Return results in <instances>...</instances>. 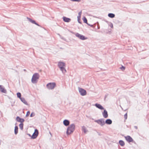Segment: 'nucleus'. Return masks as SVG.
Masks as SVG:
<instances>
[{
  "instance_id": "obj_1",
  "label": "nucleus",
  "mask_w": 149,
  "mask_h": 149,
  "mask_svg": "<svg viewBox=\"0 0 149 149\" xmlns=\"http://www.w3.org/2000/svg\"><path fill=\"white\" fill-rule=\"evenodd\" d=\"M58 65L63 73H65L66 72V71L65 69V64L64 63L61 62H59L58 63Z\"/></svg>"
},
{
  "instance_id": "obj_2",
  "label": "nucleus",
  "mask_w": 149,
  "mask_h": 149,
  "mask_svg": "<svg viewBox=\"0 0 149 149\" xmlns=\"http://www.w3.org/2000/svg\"><path fill=\"white\" fill-rule=\"evenodd\" d=\"M39 75L37 73H35L33 75L32 77L31 81L33 83H36L39 78Z\"/></svg>"
},
{
  "instance_id": "obj_3",
  "label": "nucleus",
  "mask_w": 149,
  "mask_h": 149,
  "mask_svg": "<svg viewBox=\"0 0 149 149\" xmlns=\"http://www.w3.org/2000/svg\"><path fill=\"white\" fill-rule=\"evenodd\" d=\"M56 85V84L55 83H50L47 85V86L49 89H52L54 88Z\"/></svg>"
},
{
  "instance_id": "obj_4",
  "label": "nucleus",
  "mask_w": 149,
  "mask_h": 149,
  "mask_svg": "<svg viewBox=\"0 0 149 149\" xmlns=\"http://www.w3.org/2000/svg\"><path fill=\"white\" fill-rule=\"evenodd\" d=\"M75 36L80 39L82 40H86L88 38L87 37H85L83 35L80 34L78 33H76Z\"/></svg>"
},
{
  "instance_id": "obj_5",
  "label": "nucleus",
  "mask_w": 149,
  "mask_h": 149,
  "mask_svg": "<svg viewBox=\"0 0 149 149\" xmlns=\"http://www.w3.org/2000/svg\"><path fill=\"white\" fill-rule=\"evenodd\" d=\"M78 89L79 92L81 95L84 96L86 95V90L81 88H79Z\"/></svg>"
},
{
  "instance_id": "obj_6",
  "label": "nucleus",
  "mask_w": 149,
  "mask_h": 149,
  "mask_svg": "<svg viewBox=\"0 0 149 149\" xmlns=\"http://www.w3.org/2000/svg\"><path fill=\"white\" fill-rule=\"evenodd\" d=\"M95 122L102 126L104 125L105 124L104 121L102 119L95 120Z\"/></svg>"
},
{
  "instance_id": "obj_7",
  "label": "nucleus",
  "mask_w": 149,
  "mask_h": 149,
  "mask_svg": "<svg viewBox=\"0 0 149 149\" xmlns=\"http://www.w3.org/2000/svg\"><path fill=\"white\" fill-rule=\"evenodd\" d=\"M38 131H34V132L31 136V138L32 139H36L38 136Z\"/></svg>"
},
{
  "instance_id": "obj_8",
  "label": "nucleus",
  "mask_w": 149,
  "mask_h": 149,
  "mask_svg": "<svg viewBox=\"0 0 149 149\" xmlns=\"http://www.w3.org/2000/svg\"><path fill=\"white\" fill-rule=\"evenodd\" d=\"M125 138L126 141L129 142H132L133 141V139L129 136H125Z\"/></svg>"
},
{
  "instance_id": "obj_9",
  "label": "nucleus",
  "mask_w": 149,
  "mask_h": 149,
  "mask_svg": "<svg viewBox=\"0 0 149 149\" xmlns=\"http://www.w3.org/2000/svg\"><path fill=\"white\" fill-rule=\"evenodd\" d=\"M75 126L74 124H72L70 125L68 127L67 130H73L75 129Z\"/></svg>"
},
{
  "instance_id": "obj_10",
  "label": "nucleus",
  "mask_w": 149,
  "mask_h": 149,
  "mask_svg": "<svg viewBox=\"0 0 149 149\" xmlns=\"http://www.w3.org/2000/svg\"><path fill=\"white\" fill-rule=\"evenodd\" d=\"M16 120L17 121L20 122L21 123H23L24 121V119L20 118L18 116H17L16 117Z\"/></svg>"
},
{
  "instance_id": "obj_11",
  "label": "nucleus",
  "mask_w": 149,
  "mask_h": 149,
  "mask_svg": "<svg viewBox=\"0 0 149 149\" xmlns=\"http://www.w3.org/2000/svg\"><path fill=\"white\" fill-rule=\"evenodd\" d=\"M102 115L105 118H106L108 117L107 112L105 110H104V112L102 113Z\"/></svg>"
},
{
  "instance_id": "obj_12",
  "label": "nucleus",
  "mask_w": 149,
  "mask_h": 149,
  "mask_svg": "<svg viewBox=\"0 0 149 149\" xmlns=\"http://www.w3.org/2000/svg\"><path fill=\"white\" fill-rule=\"evenodd\" d=\"M95 106L98 108L100 109H103V107L100 104H96Z\"/></svg>"
},
{
  "instance_id": "obj_13",
  "label": "nucleus",
  "mask_w": 149,
  "mask_h": 149,
  "mask_svg": "<svg viewBox=\"0 0 149 149\" xmlns=\"http://www.w3.org/2000/svg\"><path fill=\"white\" fill-rule=\"evenodd\" d=\"M63 19L64 22H70L71 20V19H70L65 17H63Z\"/></svg>"
},
{
  "instance_id": "obj_14",
  "label": "nucleus",
  "mask_w": 149,
  "mask_h": 149,
  "mask_svg": "<svg viewBox=\"0 0 149 149\" xmlns=\"http://www.w3.org/2000/svg\"><path fill=\"white\" fill-rule=\"evenodd\" d=\"M63 123L65 125L67 126L69 125L70 122L68 120H65L63 121Z\"/></svg>"
},
{
  "instance_id": "obj_15",
  "label": "nucleus",
  "mask_w": 149,
  "mask_h": 149,
  "mask_svg": "<svg viewBox=\"0 0 149 149\" xmlns=\"http://www.w3.org/2000/svg\"><path fill=\"white\" fill-rule=\"evenodd\" d=\"M0 91L2 93H6V90L4 88H3L1 85H0Z\"/></svg>"
},
{
  "instance_id": "obj_16",
  "label": "nucleus",
  "mask_w": 149,
  "mask_h": 149,
  "mask_svg": "<svg viewBox=\"0 0 149 149\" xmlns=\"http://www.w3.org/2000/svg\"><path fill=\"white\" fill-rule=\"evenodd\" d=\"M112 121L110 119H108L106 120L105 123L107 124H111Z\"/></svg>"
},
{
  "instance_id": "obj_17",
  "label": "nucleus",
  "mask_w": 149,
  "mask_h": 149,
  "mask_svg": "<svg viewBox=\"0 0 149 149\" xmlns=\"http://www.w3.org/2000/svg\"><path fill=\"white\" fill-rule=\"evenodd\" d=\"M28 19L30 21V22H31L33 24H36V25H37L38 26H39V25L38 24L36 23V22L34 20H32V19H31L30 18H28Z\"/></svg>"
},
{
  "instance_id": "obj_18",
  "label": "nucleus",
  "mask_w": 149,
  "mask_h": 149,
  "mask_svg": "<svg viewBox=\"0 0 149 149\" xmlns=\"http://www.w3.org/2000/svg\"><path fill=\"white\" fill-rule=\"evenodd\" d=\"M119 143L120 145L121 146H123L125 145L124 142L122 140H120Z\"/></svg>"
},
{
  "instance_id": "obj_19",
  "label": "nucleus",
  "mask_w": 149,
  "mask_h": 149,
  "mask_svg": "<svg viewBox=\"0 0 149 149\" xmlns=\"http://www.w3.org/2000/svg\"><path fill=\"white\" fill-rule=\"evenodd\" d=\"M20 99H21V100L22 101V102H23L24 104H27V103L24 98H21Z\"/></svg>"
},
{
  "instance_id": "obj_20",
  "label": "nucleus",
  "mask_w": 149,
  "mask_h": 149,
  "mask_svg": "<svg viewBox=\"0 0 149 149\" xmlns=\"http://www.w3.org/2000/svg\"><path fill=\"white\" fill-rule=\"evenodd\" d=\"M108 16L109 17L111 18H113L115 17V15L112 13H109Z\"/></svg>"
},
{
  "instance_id": "obj_21",
  "label": "nucleus",
  "mask_w": 149,
  "mask_h": 149,
  "mask_svg": "<svg viewBox=\"0 0 149 149\" xmlns=\"http://www.w3.org/2000/svg\"><path fill=\"white\" fill-rule=\"evenodd\" d=\"M23 123H21L19 125V127L21 130H22L23 129Z\"/></svg>"
},
{
  "instance_id": "obj_22",
  "label": "nucleus",
  "mask_w": 149,
  "mask_h": 149,
  "mask_svg": "<svg viewBox=\"0 0 149 149\" xmlns=\"http://www.w3.org/2000/svg\"><path fill=\"white\" fill-rule=\"evenodd\" d=\"M81 13H82V12H81V11L79 13V14H78L79 15H78V20H79V19H80V17H81Z\"/></svg>"
},
{
  "instance_id": "obj_23",
  "label": "nucleus",
  "mask_w": 149,
  "mask_h": 149,
  "mask_svg": "<svg viewBox=\"0 0 149 149\" xmlns=\"http://www.w3.org/2000/svg\"><path fill=\"white\" fill-rule=\"evenodd\" d=\"M73 131H66V133L67 135H69L73 133Z\"/></svg>"
},
{
  "instance_id": "obj_24",
  "label": "nucleus",
  "mask_w": 149,
  "mask_h": 149,
  "mask_svg": "<svg viewBox=\"0 0 149 149\" xmlns=\"http://www.w3.org/2000/svg\"><path fill=\"white\" fill-rule=\"evenodd\" d=\"M17 95L18 97L20 99L21 98V94L19 93H17Z\"/></svg>"
},
{
  "instance_id": "obj_25",
  "label": "nucleus",
  "mask_w": 149,
  "mask_h": 149,
  "mask_svg": "<svg viewBox=\"0 0 149 149\" xmlns=\"http://www.w3.org/2000/svg\"><path fill=\"white\" fill-rule=\"evenodd\" d=\"M83 20L84 22L87 23V20L85 17H84L83 19Z\"/></svg>"
},
{
  "instance_id": "obj_26",
  "label": "nucleus",
  "mask_w": 149,
  "mask_h": 149,
  "mask_svg": "<svg viewBox=\"0 0 149 149\" xmlns=\"http://www.w3.org/2000/svg\"><path fill=\"white\" fill-rule=\"evenodd\" d=\"M97 132L98 135L99 136L101 135L102 133V132H101V131H98Z\"/></svg>"
},
{
  "instance_id": "obj_27",
  "label": "nucleus",
  "mask_w": 149,
  "mask_h": 149,
  "mask_svg": "<svg viewBox=\"0 0 149 149\" xmlns=\"http://www.w3.org/2000/svg\"><path fill=\"white\" fill-rule=\"evenodd\" d=\"M127 113H126L125 114L124 116V118L125 120H126L127 118Z\"/></svg>"
},
{
  "instance_id": "obj_28",
  "label": "nucleus",
  "mask_w": 149,
  "mask_h": 149,
  "mask_svg": "<svg viewBox=\"0 0 149 149\" xmlns=\"http://www.w3.org/2000/svg\"><path fill=\"white\" fill-rule=\"evenodd\" d=\"M30 114V112L29 111H27V113H26V116H27V117L29 116V115Z\"/></svg>"
},
{
  "instance_id": "obj_29",
  "label": "nucleus",
  "mask_w": 149,
  "mask_h": 149,
  "mask_svg": "<svg viewBox=\"0 0 149 149\" xmlns=\"http://www.w3.org/2000/svg\"><path fill=\"white\" fill-rule=\"evenodd\" d=\"M35 115V113H32L30 115V117H32L33 116Z\"/></svg>"
},
{
  "instance_id": "obj_30",
  "label": "nucleus",
  "mask_w": 149,
  "mask_h": 149,
  "mask_svg": "<svg viewBox=\"0 0 149 149\" xmlns=\"http://www.w3.org/2000/svg\"><path fill=\"white\" fill-rule=\"evenodd\" d=\"M71 0L73 1H78V2H79L81 1V0Z\"/></svg>"
},
{
  "instance_id": "obj_31",
  "label": "nucleus",
  "mask_w": 149,
  "mask_h": 149,
  "mask_svg": "<svg viewBox=\"0 0 149 149\" xmlns=\"http://www.w3.org/2000/svg\"><path fill=\"white\" fill-rule=\"evenodd\" d=\"M125 67L123 66H122L121 68H120V69L123 70H125Z\"/></svg>"
},
{
  "instance_id": "obj_32",
  "label": "nucleus",
  "mask_w": 149,
  "mask_h": 149,
  "mask_svg": "<svg viewBox=\"0 0 149 149\" xmlns=\"http://www.w3.org/2000/svg\"><path fill=\"white\" fill-rule=\"evenodd\" d=\"M18 127L17 126H16L15 127V130H18Z\"/></svg>"
},
{
  "instance_id": "obj_33",
  "label": "nucleus",
  "mask_w": 149,
  "mask_h": 149,
  "mask_svg": "<svg viewBox=\"0 0 149 149\" xmlns=\"http://www.w3.org/2000/svg\"><path fill=\"white\" fill-rule=\"evenodd\" d=\"M15 131V134H17V133H18V131Z\"/></svg>"
},
{
  "instance_id": "obj_34",
  "label": "nucleus",
  "mask_w": 149,
  "mask_h": 149,
  "mask_svg": "<svg viewBox=\"0 0 149 149\" xmlns=\"http://www.w3.org/2000/svg\"><path fill=\"white\" fill-rule=\"evenodd\" d=\"M27 134L28 135L30 136H31V134Z\"/></svg>"
},
{
  "instance_id": "obj_35",
  "label": "nucleus",
  "mask_w": 149,
  "mask_h": 149,
  "mask_svg": "<svg viewBox=\"0 0 149 149\" xmlns=\"http://www.w3.org/2000/svg\"><path fill=\"white\" fill-rule=\"evenodd\" d=\"M87 131H84V133H86V132Z\"/></svg>"
},
{
  "instance_id": "obj_36",
  "label": "nucleus",
  "mask_w": 149,
  "mask_h": 149,
  "mask_svg": "<svg viewBox=\"0 0 149 149\" xmlns=\"http://www.w3.org/2000/svg\"><path fill=\"white\" fill-rule=\"evenodd\" d=\"M49 133L50 134V135H51V136H52V134H51V133L50 132H49Z\"/></svg>"
},
{
  "instance_id": "obj_37",
  "label": "nucleus",
  "mask_w": 149,
  "mask_h": 149,
  "mask_svg": "<svg viewBox=\"0 0 149 149\" xmlns=\"http://www.w3.org/2000/svg\"><path fill=\"white\" fill-rule=\"evenodd\" d=\"M35 130L36 131V130Z\"/></svg>"
}]
</instances>
